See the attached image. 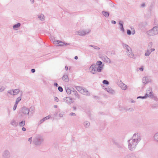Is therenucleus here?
I'll return each instance as SVG.
<instances>
[{
	"label": "nucleus",
	"instance_id": "f257e3e1",
	"mask_svg": "<svg viewBox=\"0 0 158 158\" xmlns=\"http://www.w3.org/2000/svg\"><path fill=\"white\" fill-rule=\"evenodd\" d=\"M141 140V137L139 133H136L134 134L131 139L128 141L129 149L131 151L134 150Z\"/></svg>",
	"mask_w": 158,
	"mask_h": 158
},
{
	"label": "nucleus",
	"instance_id": "f03ea898",
	"mask_svg": "<svg viewBox=\"0 0 158 158\" xmlns=\"http://www.w3.org/2000/svg\"><path fill=\"white\" fill-rule=\"evenodd\" d=\"M103 65H102V62L100 61L97 62L96 64H94L91 65L89 69L90 72L94 74L97 72H100L102 69Z\"/></svg>",
	"mask_w": 158,
	"mask_h": 158
},
{
	"label": "nucleus",
	"instance_id": "7ed1b4c3",
	"mask_svg": "<svg viewBox=\"0 0 158 158\" xmlns=\"http://www.w3.org/2000/svg\"><path fill=\"white\" fill-rule=\"evenodd\" d=\"M53 43L55 45L61 47H65L68 48H71L73 46L72 44L62 42L60 40H56L53 41Z\"/></svg>",
	"mask_w": 158,
	"mask_h": 158
},
{
	"label": "nucleus",
	"instance_id": "20e7f679",
	"mask_svg": "<svg viewBox=\"0 0 158 158\" xmlns=\"http://www.w3.org/2000/svg\"><path fill=\"white\" fill-rule=\"evenodd\" d=\"M44 141L43 137L40 135H37L33 139V142L36 145H40Z\"/></svg>",
	"mask_w": 158,
	"mask_h": 158
},
{
	"label": "nucleus",
	"instance_id": "39448f33",
	"mask_svg": "<svg viewBox=\"0 0 158 158\" xmlns=\"http://www.w3.org/2000/svg\"><path fill=\"white\" fill-rule=\"evenodd\" d=\"M147 33L149 36L154 35L158 34V26H155L150 30L147 31Z\"/></svg>",
	"mask_w": 158,
	"mask_h": 158
},
{
	"label": "nucleus",
	"instance_id": "423d86ee",
	"mask_svg": "<svg viewBox=\"0 0 158 158\" xmlns=\"http://www.w3.org/2000/svg\"><path fill=\"white\" fill-rule=\"evenodd\" d=\"M90 31L89 29L85 30H79L76 32V34L79 35L83 36L88 33Z\"/></svg>",
	"mask_w": 158,
	"mask_h": 158
},
{
	"label": "nucleus",
	"instance_id": "0eeeda50",
	"mask_svg": "<svg viewBox=\"0 0 158 158\" xmlns=\"http://www.w3.org/2000/svg\"><path fill=\"white\" fill-rule=\"evenodd\" d=\"M2 158H10V154L9 151L7 149L5 150L2 154Z\"/></svg>",
	"mask_w": 158,
	"mask_h": 158
},
{
	"label": "nucleus",
	"instance_id": "6e6552de",
	"mask_svg": "<svg viewBox=\"0 0 158 158\" xmlns=\"http://www.w3.org/2000/svg\"><path fill=\"white\" fill-rule=\"evenodd\" d=\"M64 102L68 104H70L74 102V101L72 98L69 97H66L63 98Z\"/></svg>",
	"mask_w": 158,
	"mask_h": 158
},
{
	"label": "nucleus",
	"instance_id": "1a4fd4ad",
	"mask_svg": "<svg viewBox=\"0 0 158 158\" xmlns=\"http://www.w3.org/2000/svg\"><path fill=\"white\" fill-rule=\"evenodd\" d=\"M152 93L153 92L152 89L151 88H149L146 90V93L145 95L146 96L147 98L148 97L150 98H152V97L153 96L152 94Z\"/></svg>",
	"mask_w": 158,
	"mask_h": 158
},
{
	"label": "nucleus",
	"instance_id": "9d476101",
	"mask_svg": "<svg viewBox=\"0 0 158 158\" xmlns=\"http://www.w3.org/2000/svg\"><path fill=\"white\" fill-rule=\"evenodd\" d=\"M30 110L28 108L26 107L22 108L21 110V112L24 115H28L29 113Z\"/></svg>",
	"mask_w": 158,
	"mask_h": 158
},
{
	"label": "nucleus",
	"instance_id": "9b49d317",
	"mask_svg": "<svg viewBox=\"0 0 158 158\" xmlns=\"http://www.w3.org/2000/svg\"><path fill=\"white\" fill-rule=\"evenodd\" d=\"M142 82L144 85L148 83L151 82L152 80L149 77H143L142 80Z\"/></svg>",
	"mask_w": 158,
	"mask_h": 158
},
{
	"label": "nucleus",
	"instance_id": "f8f14e48",
	"mask_svg": "<svg viewBox=\"0 0 158 158\" xmlns=\"http://www.w3.org/2000/svg\"><path fill=\"white\" fill-rule=\"evenodd\" d=\"M118 84L123 90H126L127 87V85L123 83L121 81H119Z\"/></svg>",
	"mask_w": 158,
	"mask_h": 158
},
{
	"label": "nucleus",
	"instance_id": "ddd939ff",
	"mask_svg": "<svg viewBox=\"0 0 158 158\" xmlns=\"http://www.w3.org/2000/svg\"><path fill=\"white\" fill-rule=\"evenodd\" d=\"M126 52L129 57L131 58L134 57V54L132 52V50H126Z\"/></svg>",
	"mask_w": 158,
	"mask_h": 158
},
{
	"label": "nucleus",
	"instance_id": "4468645a",
	"mask_svg": "<svg viewBox=\"0 0 158 158\" xmlns=\"http://www.w3.org/2000/svg\"><path fill=\"white\" fill-rule=\"evenodd\" d=\"M62 80L65 82H68L69 79L67 75H64L62 77Z\"/></svg>",
	"mask_w": 158,
	"mask_h": 158
},
{
	"label": "nucleus",
	"instance_id": "2eb2a0df",
	"mask_svg": "<svg viewBox=\"0 0 158 158\" xmlns=\"http://www.w3.org/2000/svg\"><path fill=\"white\" fill-rule=\"evenodd\" d=\"M82 93H81L84 95H85L87 96H89L90 95V94L89 93L88 91L85 89H83L82 91Z\"/></svg>",
	"mask_w": 158,
	"mask_h": 158
},
{
	"label": "nucleus",
	"instance_id": "dca6fc26",
	"mask_svg": "<svg viewBox=\"0 0 158 158\" xmlns=\"http://www.w3.org/2000/svg\"><path fill=\"white\" fill-rule=\"evenodd\" d=\"M119 24L120 26V28L121 31H122L123 32H124V29L123 26V22L122 21H120L119 22Z\"/></svg>",
	"mask_w": 158,
	"mask_h": 158
},
{
	"label": "nucleus",
	"instance_id": "f3484780",
	"mask_svg": "<svg viewBox=\"0 0 158 158\" xmlns=\"http://www.w3.org/2000/svg\"><path fill=\"white\" fill-rule=\"evenodd\" d=\"M73 88H70L69 87L66 88L65 89L67 94H70L72 92H73Z\"/></svg>",
	"mask_w": 158,
	"mask_h": 158
},
{
	"label": "nucleus",
	"instance_id": "a211bd4d",
	"mask_svg": "<svg viewBox=\"0 0 158 158\" xmlns=\"http://www.w3.org/2000/svg\"><path fill=\"white\" fill-rule=\"evenodd\" d=\"M124 158H139L136 157L135 155L131 154L126 156Z\"/></svg>",
	"mask_w": 158,
	"mask_h": 158
},
{
	"label": "nucleus",
	"instance_id": "6ab92c4d",
	"mask_svg": "<svg viewBox=\"0 0 158 158\" xmlns=\"http://www.w3.org/2000/svg\"><path fill=\"white\" fill-rule=\"evenodd\" d=\"M73 89V90L72 92L73 93V94L75 96L76 98L79 99L80 96L77 91L75 90L74 89Z\"/></svg>",
	"mask_w": 158,
	"mask_h": 158
},
{
	"label": "nucleus",
	"instance_id": "aec40b11",
	"mask_svg": "<svg viewBox=\"0 0 158 158\" xmlns=\"http://www.w3.org/2000/svg\"><path fill=\"white\" fill-rule=\"evenodd\" d=\"M21 26V24L20 23H18L17 24H15L13 25V29L15 30H17V29L19 27Z\"/></svg>",
	"mask_w": 158,
	"mask_h": 158
},
{
	"label": "nucleus",
	"instance_id": "412c9836",
	"mask_svg": "<svg viewBox=\"0 0 158 158\" xmlns=\"http://www.w3.org/2000/svg\"><path fill=\"white\" fill-rule=\"evenodd\" d=\"M11 124L14 127H16L18 126V123L15 120H12L11 121Z\"/></svg>",
	"mask_w": 158,
	"mask_h": 158
},
{
	"label": "nucleus",
	"instance_id": "4be33fe9",
	"mask_svg": "<svg viewBox=\"0 0 158 158\" xmlns=\"http://www.w3.org/2000/svg\"><path fill=\"white\" fill-rule=\"evenodd\" d=\"M20 92V90L19 89H13V96L18 94Z\"/></svg>",
	"mask_w": 158,
	"mask_h": 158
},
{
	"label": "nucleus",
	"instance_id": "5701e85b",
	"mask_svg": "<svg viewBox=\"0 0 158 158\" xmlns=\"http://www.w3.org/2000/svg\"><path fill=\"white\" fill-rule=\"evenodd\" d=\"M106 90L109 93L111 94H114V90L112 89H110L109 88H106Z\"/></svg>",
	"mask_w": 158,
	"mask_h": 158
},
{
	"label": "nucleus",
	"instance_id": "b1692460",
	"mask_svg": "<svg viewBox=\"0 0 158 158\" xmlns=\"http://www.w3.org/2000/svg\"><path fill=\"white\" fill-rule=\"evenodd\" d=\"M102 14L106 18L108 17L109 16V13L107 11H102Z\"/></svg>",
	"mask_w": 158,
	"mask_h": 158
},
{
	"label": "nucleus",
	"instance_id": "393cba45",
	"mask_svg": "<svg viewBox=\"0 0 158 158\" xmlns=\"http://www.w3.org/2000/svg\"><path fill=\"white\" fill-rule=\"evenodd\" d=\"M154 50H147L145 53V55L146 56H148L150 55L151 53Z\"/></svg>",
	"mask_w": 158,
	"mask_h": 158
},
{
	"label": "nucleus",
	"instance_id": "a878e982",
	"mask_svg": "<svg viewBox=\"0 0 158 158\" xmlns=\"http://www.w3.org/2000/svg\"><path fill=\"white\" fill-rule=\"evenodd\" d=\"M153 138L155 141L158 143V132L155 134Z\"/></svg>",
	"mask_w": 158,
	"mask_h": 158
},
{
	"label": "nucleus",
	"instance_id": "bb28decb",
	"mask_svg": "<svg viewBox=\"0 0 158 158\" xmlns=\"http://www.w3.org/2000/svg\"><path fill=\"white\" fill-rule=\"evenodd\" d=\"M25 124V120L24 121H22L19 122L18 123V125H19V126L20 127H23Z\"/></svg>",
	"mask_w": 158,
	"mask_h": 158
},
{
	"label": "nucleus",
	"instance_id": "cd10ccee",
	"mask_svg": "<svg viewBox=\"0 0 158 158\" xmlns=\"http://www.w3.org/2000/svg\"><path fill=\"white\" fill-rule=\"evenodd\" d=\"M76 88L80 93H82V91L83 88L82 87L80 86H77L76 87Z\"/></svg>",
	"mask_w": 158,
	"mask_h": 158
},
{
	"label": "nucleus",
	"instance_id": "c85d7f7f",
	"mask_svg": "<svg viewBox=\"0 0 158 158\" xmlns=\"http://www.w3.org/2000/svg\"><path fill=\"white\" fill-rule=\"evenodd\" d=\"M88 46H89V47H91V48H90L94 49H100V48L96 46H95L89 45Z\"/></svg>",
	"mask_w": 158,
	"mask_h": 158
},
{
	"label": "nucleus",
	"instance_id": "c756f323",
	"mask_svg": "<svg viewBox=\"0 0 158 158\" xmlns=\"http://www.w3.org/2000/svg\"><path fill=\"white\" fill-rule=\"evenodd\" d=\"M38 18L41 21H44V16L43 14H41L40 15L38 16Z\"/></svg>",
	"mask_w": 158,
	"mask_h": 158
},
{
	"label": "nucleus",
	"instance_id": "7c9ffc66",
	"mask_svg": "<svg viewBox=\"0 0 158 158\" xmlns=\"http://www.w3.org/2000/svg\"><path fill=\"white\" fill-rule=\"evenodd\" d=\"M89 123L88 121H85L84 123V125L86 128L88 127L89 126Z\"/></svg>",
	"mask_w": 158,
	"mask_h": 158
},
{
	"label": "nucleus",
	"instance_id": "2f4dec72",
	"mask_svg": "<svg viewBox=\"0 0 158 158\" xmlns=\"http://www.w3.org/2000/svg\"><path fill=\"white\" fill-rule=\"evenodd\" d=\"M22 98L21 97H19L16 98L15 103L18 104L19 101H20L21 99Z\"/></svg>",
	"mask_w": 158,
	"mask_h": 158
},
{
	"label": "nucleus",
	"instance_id": "473e14b6",
	"mask_svg": "<svg viewBox=\"0 0 158 158\" xmlns=\"http://www.w3.org/2000/svg\"><path fill=\"white\" fill-rule=\"evenodd\" d=\"M7 92L11 95H13V89H10Z\"/></svg>",
	"mask_w": 158,
	"mask_h": 158
},
{
	"label": "nucleus",
	"instance_id": "72a5a7b5",
	"mask_svg": "<svg viewBox=\"0 0 158 158\" xmlns=\"http://www.w3.org/2000/svg\"><path fill=\"white\" fill-rule=\"evenodd\" d=\"M146 6V4L145 2H143L140 5V7L142 8Z\"/></svg>",
	"mask_w": 158,
	"mask_h": 158
},
{
	"label": "nucleus",
	"instance_id": "f704fd0d",
	"mask_svg": "<svg viewBox=\"0 0 158 158\" xmlns=\"http://www.w3.org/2000/svg\"><path fill=\"white\" fill-rule=\"evenodd\" d=\"M123 46L124 48H126V49H128L129 47L126 44H123Z\"/></svg>",
	"mask_w": 158,
	"mask_h": 158
},
{
	"label": "nucleus",
	"instance_id": "c9c22d12",
	"mask_svg": "<svg viewBox=\"0 0 158 158\" xmlns=\"http://www.w3.org/2000/svg\"><path fill=\"white\" fill-rule=\"evenodd\" d=\"M51 117V116L50 115H48V116H47L44 118L43 119H44V121H45V120L48 119L50 118Z\"/></svg>",
	"mask_w": 158,
	"mask_h": 158
},
{
	"label": "nucleus",
	"instance_id": "e433bc0d",
	"mask_svg": "<svg viewBox=\"0 0 158 158\" xmlns=\"http://www.w3.org/2000/svg\"><path fill=\"white\" fill-rule=\"evenodd\" d=\"M104 84L106 85H108L109 84V82L106 80H104L102 82Z\"/></svg>",
	"mask_w": 158,
	"mask_h": 158
},
{
	"label": "nucleus",
	"instance_id": "4c0bfd02",
	"mask_svg": "<svg viewBox=\"0 0 158 158\" xmlns=\"http://www.w3.org/2000/svg\"><path fill=\"white\" fill-rule=\"evenodd\" d=\"M18 104L17 103H15V104L13 108V110L14 111L16 109L17 106L18 105Z\"/></svg>",
	"mask_w": 158,
	"mask_h": 158
},
{
	"label": "nucleus",
	"instance_id": "58836bf2",
	"mask_svg": "<svg viewBox=\"0 0 158 158\" xmlns=\"http://www.w3.org/2000/svg\"><path fill=\"white\" fill-rule=\"evenodd\" d=\"M147 98V97L145 95V96H143V97H142V96H139V97H138L137 98H141L142 99H145L146 98Z\"/></svg>",
	"mask_w": 158,
	"mask_h": 158
},
{
	"label": "nucleus",
	"instance_id": "ea45409f",
	"mask_svg": "<svg viewBox=\"0 0 158 158\" xmlns=\"http://www.w3.org/2000/svg\"><path fill=\"white\" fill-rule=\"evenodd\" d=\"M58 90L60 92H62L63 91V88L60 86H59L58 88Z\"/></svg>",
	"mask_w": 158,
	"mask_h": 158
},
{
	"label": "nucleus",
	"instance_id": "a19ab883",
	"mask_svg": "<svg viewBox=\"0 0 158 158\" xmlns=\"http://www.w3.org/2000/svg\"><path fill=\"white\" fill-rule=\"evenodd\" d=\"M127 33L128 35H130L131 34V31L130 30H127Z\"/></svg>",
	"mask_w": 158,
	"mask_h": 158
},
{
	"label": "nucleus",
	"instance_id": "79ce46f5",
	"mask_svg": "<svg viewBox=\"0 0 158 158\" xmlns=\"http://www.w3.org/2000/svg\"><path fill=\"white\" fill-rule=\"evenodd\" d=\"M69 115L73 116H76V114L75 113H74L73 112H71L69 114Z\"/></svg>",
	"mask_w": 158,
	"mask_h": 158
},
{
	"label": "nucleus",
	"instance_id": "37998d69",
	"mask_svg": "<svg viewBox=\"0 0 158 158\" xmlns=\"http://www.w3.org/2000/svg\"><path fill=\"white\" fill-rule=\"evenodd\" d=\"M130 109V108H129V109H126L125 108H124L123 109L121 110L122 111H127L128 110H129Z\"/></svg>",
	"mask_w": 158,
	"mask_h": 158
},
{
	"label": "nucleus",
	"instance_id": "c03bdc74",
	"mask_svg": "<svg viewBox=\"0 0 158 158\" xmlns=\"http://www.w3.org/2000/svg\"><path fill=\"white\" fill-rule=\"evenodd\" d=\"M106 62L107 63H110L111 62L110 60L108 58H107L106 60Z\"/></svg>",
	"mask_w": 158,
	"mask_h": 158
},
{
	"label": "nucleus",
	"instance_id": "a18cd8bd",
	"mask_svg": "<svg viewBox=\"0 0 158 158\" xmlns=\"http://www.w3.org/2000/svg\"><path fill=\"white\" fill-rule=\"evenodd\" d=\"M54 100L57 102H58L59 101V99L57 97H55L54 98Z\"/></svg>",
	"mask_w": 158,
	"mask_h": 158
},
{
	"label": "nucleus",
	"instance_id": "49530a36",
	"mask_svg": "<svg viewBox=\"0 0 158 158\" xmlns=\"http://www.w3.org/2000/svg\"><path fill=\"white\" fill-rule=\"evenodd\" d=\"M5 88L4 87H2L1 88H0V91L1 92L5 90Z\"/></svg>",
	"mask_w": 158,
	"mask_h": 158
},
{
	"label": "nucleus",
	"instance_id": "de8ad7c7",
	"mask_svg": "<svg viewBox=\"0 0 158 158\" xmlns=\"http://www.w3.org/2000/svg\"><path fill=\"white\" fill-rule=\"evenodd\" d=\"M111 23L112 24H115L116 23V22L114 20H111Z\"/></svg>",
	"mask_w": 158,
	"mask_h": 158
},
{
	"label": "nucleus",
	"instance_id": "09e8293b",
	"mask_svg": "<svg viewBox=\"0 0 158 158\" xmlns=\"http://www.w3.org/2000/svg\"><path fill=\"white\" fill-rule=\"evenodd\" d=\"M152 42H150L148 44V46H150V47H151L152 46Z\"/></svg>",
	"mask_w": 158,
	"mask_h": 158
},
{
	"label": "nucleus",
	"instance_id": "8fccbe9b",
	"mask_svg": "<svg viewBox=\"0 0 158 158\" xmlns=\"http://www.w3.org/2000/svg\"><path fill=\"white\" fill-rule=\"evenodd\" d=\"M31 139H32V137L29 138L28 139V141L30 142V143H31V141H32Z\"/></svg>",
	"mask_w": 158,
	"mask_h": 158
},
{
	"label": "nucleus",
	"instance_id": "3c124183",
	"mask_svg": "<svg viewBox=\"0 0 158 158\" xmlns=\"http://www.w3.org/2000/svg\"><path fill=\"white\" fill-rule=\"evenodd\" d=\"M139 69L141 71H143V67H141V68H139Z\"/></svg>",
	"mask_w": 158,
	"mask_h": 158
},
{
	"label": "nucleus",
	"instance_id": "603ef678",
	"mask_svg": "<svg viewBox=\"0 0 158 158\" xmlns=\"http://www.w3.org/2000/svg\"><path fill=\"white\" fill-rule=\"evenodd\" d=\"M31 71L32 73H34L35 72V70L34 69H32L31 70Z\"/></svg>",
	"mask_w": 158,
	"mask_h": 158
},
{
	"label": "nucleus",
	"instance_id": "864d4df0",
	"mask_svg": "<svg viewBox=\"0 0 158 158\" xmlns=\"http://www.w3.org/2000/svg\"><path fill=\"white\" fill-rule=\"evenodd\" d=\"M22 130L23 131H26V129L24 127H23L22 128Z\"/></svg>",
	"mask_w": 158,
	"mask_h": 158
},
{
	"label": "nucleus",
	"instance_id": "5fc2aeb1",
	"mask_svg": "<svg viewBox=\"0 0 158 158\" xmlns=\"http://www.w3.org/2000/svg\"><path fill=\"white\" fill-rule=\"evenodd\" d=\"M44 119H41V120H40V124L42 123H43L44 122Z\"/></svg>",
	"mask_w": 158,
	"mask_h": 158
},
{
	"label": "nucleus",
	"instance_id": "6e6d98bb",
	"mask_svg": "<svg viewBox=\"0 0 158 158\" xmlns=\"http://www.w3.org/2000/svg\"><path fill=\"white\" fill-rule=\"evenodd\" d=\"M54 85L56 86V87H57V86H58V85L57 83H54Z\"/></svg>",
	"mask_w": 158,
	"mask_h": 158
},
{
	"label": "nucleus",
	"instance_id": "4d7b16f0",
	"mask_svg": "<svg viewBox=\"0 0 158 158\" xmlns=\"http://www.w3.org/2000/svg\"><path fill=\"white\" fill-rule=\"evenodd\" d=\"M65 69L66 70H67L68 69V67L67 66H65Z\"/></svg>",
	"mask_w": 158,
	"mask_h": 158
},
{
	"label": "nucleus",
	"instance_id": "13d9d810",
	"mask_svg": "<svg viewBox=\"0 0 158 158\" xmlns=\"http://www.w3.org/2000/svg\"><path fill=\"white\" fill-rule=\"evenodd\" d=\"M32 3H33L34 2V0H30Z\"/></svg>",
	"mask_w": 158,
	"mask_h": 158
},
{
	"label": "nucleus",
	"instance_id": "bf43d9fd",
	"mask_svg": "<svg viewBox=\"0 0 158 158\" xmlns=\"http://www.w3.org/2000/svg\"><path fill=\"white\" fill-rule=\"evenodd\" d=\"M74 59L75 60H77L78 59V57L77 56H75L74 57Z\"/></svg>",
	"mask_w": 158,
	"mask_h": 158
},
{
	"label": "nucleus",
	"instance_id": "052dcab7",
	"mask_svg": "<svg viewBox=\"0 0 158 158\" xmlns=\"http://www.w3.org/2000/svg\"><path fill=\"white\" fill-rule=\"evenodd\" d=\"M54 108H57V105H54Z\"/></svg>",
	"mask_w": 158,
	"mask_h": 158
},
{
	"label": "nucleus",
	"instance_id": "680f3d73",
	"mask_svg": "<svg viewBox=\"0 0 158 158\" xmlns=\"http://www.w3.org/2000/svg\"><path fill=\"white\" fill-rule=\"evenodd\" d=\"M73 110H76V107H75L74 106V107H73Z\"/></svg>",
	"mask_w": 158,
	"mask_h": 158
},
{
	"label": "nucleus",
	"instance_id": "e2e57ef3",
	"mask_svg": "<svg viewBox=\"0 0 158 158\" xmlns=\"http://www.w3.org/2000/svg\"><path fill=\"white\" fill-rule=\"evenodd\" d=\"M135 33V31H133L132 32V34H134Z\"/></svg>",
	"mask_w": 158,
	"mask_h": 158
},
{
	"label": "nucleus",
	"instance_id": "0e129e2a",
	"mask_svg": "<svg viewBox=\"0 0 158 158\" xmlns=\"http://www.w3.org/2000/svg\"><path fill=\"white\" fill-rule=\"evenodd\" d=\"M151 49L153 50V49H155L154 48H151Z\"/></svg>",
	"mask_w": 158,
	"mask_h": 158
},
{
	"label": "nucleus",
	"instance_id": "69168bd1",
	"mask_svg": "<svg viewBox=\"0 0 158 158\" xmlns=\"http://www.w3.org/2000/svg\"><path fill=\"white\" fill-rule=\"evenodd\" d=\"M134 102V101H132V102Z\"/></svg>",
	"mask_w": 158,
	"mask_h": 158
},
{
	"label": "nucleus",
	"instance_id": "338daca9",
	"mask_svg": "<svg viewBox=\"0 0 158 158\" xmlns=\"http://www.w3.org/2000/svg\"><path fill=\"white\" fill-rule=\"evenodd\" d=\"M113 6L114 7V5H113Z\"/></svg>",
	"mask_w": 158,
	"mask_h": 158
}]
</instances>
